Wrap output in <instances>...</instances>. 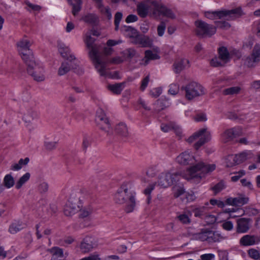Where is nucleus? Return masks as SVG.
<instances>
[{
    "instance_id": "603ef678",
    "label": "nucleus",
    "mask_w": 260,
    "mask_h": 260,
    "mask_svg": "<svg viewBox=\"0 0 260 260\" xmlns=\"http://www.w3.org/2000/svg\"><path fill=\"white\" fill-rule=\"evenodd\" d=\"M207 210L205 206L197 208L193 210L194 216L196 217H200L202 216Z\"/></svg>"
},
{
    "instance_id": "7c9ffc66",
    "label": "nucleus",
    "mask_w": 260,
    "mask_h": 260,
    "mask_svg": "<svg viewBox=\"0 0 260 260\" xmlns=\"http://www.w3.org/2000/svg\"><path fill=\"white\" fill-rule=\"evenodd\" d=\"M219 57L225 63H227L230 60V54L226 48L224 47H220L218 49Z\"/></svg>"
},
{
    "instance_id": "f704fd0d",
    "label": "nucleus",
    "mask_w": 260,
    "mask_h": 260,
    "mask_svg": "<svg viewBox=\"0 0 260 260\" xmlns=\"http://www.w3.org/2000/svg\"><path fill=\"white\" fill-rule=\"evenodd\" d=\"M107 118L102 110L100 109L97 111L95 120L98 124L106 122L107 121Z\"/></svg>"
},
{
    "instance_id": "4be33fe9",
    "label": "nucleus",
    "mask_w": 260,
    "mask_h": 260,
    "mask_svg": "<svg viewBox=\"0 0 260 260\" xmlns=\"http://www.w3.org/2000/svg\"><path fill=\"white\" fill-rule=\"evenodd\" d=\"M70 59L65 60L61 64L60 67L58 70V75L59 76H63L68 73L72 68L73 61Z\"/></svg>"
},
{
    "instance_id": "c756f323",
    "label": "nucleus",
    "mask_w": 260,
    "mask_h": 260,
    "mask_svg": "<svg viewBox=\"0 0 260 260\" xmlns=\"http://www.w3.org/2000/svg\"><path fill=\"white\" fill-rule=\"evenodd\" d=\"M137 11L138 14L142 18L145 17L148 14L150 15L149 7L147 5L144 4H140L137 6Z\"/></svg>"
},
{
    "instance_id": "bb28decb",
    "label": "nucleus",
    "mask_w": 260,
    "mask_h": 260,
    "mask_svg": "<svg viewBox=\"0 0 260 260\" xmlns=\"http://www.w3.org/2000/svg\"><path fill=\"white\" fill-rule=\"evenodd\" d=\"M115 131L117 135L122 137H127L128 135V128L124 123H119L115 127Z\"/></svg>"
},
{
    "instance_id": "79ce46f5",
    "label": "nucleus",
    "mask_w": 260,
    "mask_h": 260,
    "mask_svg": "<svg viewBox=\"0 0 260 260\" xmlns=\"http://www.w3.org/2000/svg\"><path fill=\"white\" fill-rule=\"evenodd\" d=\"M57 142L55 141H51L46 140L44 142L45 149L47 151H52L56 148Z\"/></svg>"
},
{
    "instance_id": "412c9836",
    "label": "nucleus",
    "mask_w": 260,
    "mask_h": 260,
    "mask_svg": "<svg viewBox=\"0 0 260 260\" xmlns=\"http://www.w3.org/2000/svg\"><path fill=\"white\" fill-rule=\"evenodd\" d=\"M161 15L171 19L175 18V15L173 11L163 5L158 10V13L156 15H153L152 17L157 18Z\"/></svg>"
},
{
    "instance_id": "09e8293b",
    "label": "nucleus",
    "mask_w": 260,
    "mask_h": 260,
    "mask_svg": "<svg viewBox=\"0 0 260 260\" xmlns=\"http://www.w3.org/2000/svg\"><path fill=\"white\" fill-rule=\"evenodd\" d=\"M72 69L73 70L75 73L79 75H81L84 72L83 68L79 67V64H78V61L76 60V59L73 61Z\"/></svg>"
},
{
    "instance_id": "0e129e2a",
    "label": "nucleus",
    "mask_w": 260,
    "mask_h": 260,
    "mask_svg": "<svg viewBox=\"0 0 260 260\" xmlns=\"http://www.w3.org/2000/svg\"><path fill=\"white\" fill-rule=\"evenodd\" d=\"M216 26L222 29H228L230 27V24L225 21H217L216 22Z\"/></svg>"
},
{
    "instance_id": "0eeeda50",
    "label": "nucleus",
    "mask_w": 260,
    "mask_h": 260,
    "mask_svg": "<svg viewBox=\"0 0 260 260\" xmlns=\"http://www.w3.org/2000/svg\"><path fill=\"white\" fill-rule=\"evenodd\" d=\"M210 139V133L207 131L206 128H202L189 137L187 139V141L189 143H191L194 141H197L194 144V147L196 149H198L204 144L209 141Z\"/></svg>"
},
{
    "instance_id": "7ed1b4c3",
    "label": "nucleus",
    "mask_w": 260,
    "mask_h": 260,
    "mask_svg": "<svg viewBox=\"0 0 260 260\" xmlns=\"http://www.w3.org/2000/svg\"><path fill=\"white\" fill-rule=\"evenodd\" d=\"M85 41L89 56L97 71L101 76H107L106 62L102 60L100 55V45L95 44L94 39L90 35H86Z\"/></svg>"
},
{
    "instance_id": "58836bf2",
    "label": "nucleus",
    "mask_w": 260,
    "mask_h": 260,
    "mask_svg": "<svg viewBox=\"0 0 260 260\" xmlns=\"http://www.w3.org/2000/svg\"><path fill=\"white\" fill-rule=\"evenodd\" d=\"M30 174L28 172L24 174L17 181V189L21 188L30 179Z\"/></svg>"
},
{
    "instance_id": "a19ab883",
    "label": "nucleus",
    "mask_w": 260,
    "mask_h": 260,
    "mask_svg": "<svg viewBox=\"0 0 260 260\" xmlns=\"http://www.w3.org/2000/svg\"><path fill=\"white\" fill-rule=\"evenodd\" d=\"M225 164L227 167H231L237 165L236 155H229L225 158Z\"/></svg>"
},
{
    "instance_id": "cd10ccee",
    "label": "nucleus",
    "mask_w": 260,
    "mask_h": 260,
    "mask_svg": "<svg viewBox=\"0 0 260 260\" xmlns=\"http://www.w3.org/2000/svg\"><path fill=\"white\" fill-rule=\"evenodd\" d=\"M121 31L124 33L126 36L133 38V40H135L138 34L137 30L135 28L129 26H122Z\"/></svg>"
},
{
    "instance_id": "a18cd8bd",
    "label": "nucleus",
    "mask_w": 260,
    "mask_h": 260,
    "mask_svg": "<svg viewBox=\"0 0 260 260\" xmlns=\"http://www.w3.org/2000/svg\"><path fill=\"white\" fill-rule=\"evenodd\" d=\"M19 46L21 48V51H25V50L29 49L30 46V42L26 39H24L19 42Z\"/></svg>"
},
{
    "instance_id": "5701e85b",
    "label": "nucleus",
    "mask_w": 260,
    "mask_h": 260,
    "mask_svg": "<svg viewBox=\"0 0 260 260\" xmlns=\"http://www.w3.org/2000/svg\"><path fill=\"white\" fill-rule=\"evenodd\" d=\"M93 248L92 239L90 237L84 238L80 244V249L83 253H87Z\"/></svg>"
},
{
    "instance_id": "c9c22d12",
    "label": "nucleus",
    "mask_w": 260,
    "mask_h": 260,
    "mask_svg": "<svg viewBox=\"0 0 260 260\" xmlns=\"http://www.w3.org/2000/svg\"><path fill=\"white\" fill-rule=\"evenodd\" d=\"M38 192L43 194L47 192L49 189V185L46 181H41L37 187Z\"/></svg>"
},
{
    "instance_id": "2f4dec72",
    "label": "nucleus",
    "mask_w": 260,
    "mask_h": 260,
    "mask_svg": "<svg viewBox=\"0 0 260 260\" xmlns=\"http://www.w3.org/2000/svg\"><path fill=\"white\" fill-rule=\"evenodd\" d=\"M125 85L124 82L118 83L108 85V89L114 93L119 94L123 89Z\"/></svg>"
},
{
    "instance_id": "f8f14e48",
    "label": "nucleus",
    "mask_w": 260,
    "mask_h": 260,
    "mask_svg": "<svg viewBox=\"0 0 260 260\" xmlns=\"http://www.w3.org/2000/svg\"><path fill=\"white\" fill-rule=\"evenodd\" d=\"M241 129L239 127H234L225 130L221 135V140L224 143L232 140L236 136L241 135Z\"/></svg>"
},
{
    "instance_id": "a211bd4d",
    "label": "nucleus",
    "mask_w": 260,
    "mask_h": 260,
    "mask_svg": "<svg viewBox=\"0 0 260 260\" xmlns=\"http://www.w3.org/2000/svg\"><path fill=\"white\" fill-rule=\"evenodd\" d=\"M258 238L254 235H246L243 236L239 241L241 245L248 246L253 245L258 243Z\"/></svg>"
},
{
    "instance_id": "a878e982",
    "label": "nucleus",
    "mask_w": 260,
    "mask_h": 260,
    "mask_svg": "<svg viewBox=\"0 0 260 260\" xmlns=\"http://www.w3.org/2000/svg\"><path fill=\"white\" fill-rule=\"evenodd\" d=\"M148 3L150 5V16L156 15L158 13V10L162 5L161 0H147Z\"/></svg>"
},
{
    "instance_id": "aec40b11",
    "label": "nucleus",
    "mask_w": 260,
    "mask_h": 260,
    "mask_svg": "<svg viewBox=\"0 0 260 260\" xmlns=\"http://www.w3.org/2000/svg\"><path fill=\"white\" fill-rule=\"evenodd\" d=\"M58 51L62 57L67 60L70 59L71 61L76 59L74 55L71 53L70 49L63 44H58Z\"/></svg>"
},
{
    "instance_id": "b1692460",
    "label": "nucleus",
    "mask_w": 260,
    "mask_h": 260,
    "mask_svg": "<svg viewBox=\"0 0 260 260\" xmlns=\"http://www.w3.org/2000/svg\"><path fill=\"white\" fill-rule=\"evenodd\" d=\"M188 64L189 61L188 59L184 58L178 59L173 64L174 71L178 74L184 70Z\"/></svg>"
},
{
    "instance_id": "473e14b6",
    "label": "nucleus",
    "mask_w": 260,
    "mask_h": 260,
    "mask_svg": "<svg viewBox=\"0 0 260 260\" xmlns=\"http://www.w3.org/2000/svg\"><path fill=\"white\" fill-rule=\"evenodd\" d=\"M237 164H239L247 159L252 158V154L250 152H243L239 154H236Z\"/></svg>"
},
{
    "instance_id": "338daca9",
    "label": "nucleus",
    "mask_w": 260,
    "mask_h": 260,
    "mask_svg": "<svg viewBox=\"0 0 260 260\" xmlns=\"http://www.w3.org/2000/svg\"><path fill=\"white\" fill-rule=\"evenodd\" d=\"M172 129H173L176 133V135L181 138L182 136V132L181 128L175 123L172 125Z\"/></svg>"
},
{
    "instance_id": "6e6552de",
    "label": "nucleus",
    "mask_w": 260,
    "mask_h": 260,
    "mask_svg": "<svg viewBox=\"0 0 260 260\" xmlns=\"http://www.w3.org/2000/svg\"><path fill=\"white\" fill-rule=\"evenodd\" d=\"M185 96L188 100H192L195 97L203 95L205 94L203 87L200 84L192 82L187 84L185 87Z\"/></svg>"
},
{
    "instance_id": "c03bdc74",
    "label": "nucleus",
    "mask_w": 260,
    "mask_h": 260,
    "mask_svg": "<svg viewBox=\"0 0 260 260\" xmlns=\"http://www.w3.org/2000/svg\"><path fill=\"white\" fill-rule=\"evenodd\" d=\"M98 125L101 128V129L105 131L108 134H111L112 133V131L111 128L110 124L108 118L107 121L106 122L103 123V124H99Z\"/></svg>"
},
{
    "instance_id": "69168bd1",
    "label": "nucleus",
    "mask_w": 260,
    "mask_h": 260,
    "mask_svg": "<svg viewBox=\"0 0 260 260\" xmlns=\"http://www.w3.org/2000/svg\"><path fill=\"white\" fill-rule=\"evenodd\" d=\"M150 93L152 97L156 98L161 93V89L160 88H154L150 91Z\"/></svg>"
},
{
    "instance_id": "dca6fc26",
    "label": "nucleus",
    "mask_w": 260,
    "mask_h": 260,
    "mask_svg": "<svg viewBox=\"0 0 260 260\" xmlns=\"http://www.w3.org/2000/svg\"><path fill=\"white\" fill-rule=\"evenodd\" d=\"M248 198L243 194H240L235 198H228L225 201V203L230 205L235 206H242L247 203Z\"/></svg>"
},
{
    "instance_id": "1a4fd4ad",
    "label": "nucleus",
    "mask_w": 260,
    "mask_h": 260,
    "mask_svg": "<svg viewBox=\"0 0 260 260\" xmlns=\"http://www.w3.org/2000/svg\"><path fill=\"white\" fill-rule=\"evenodd\" d=\"M28 73L31 76L34 80L37 82H42L45 79L44 67L39 62L29 68H27Z\"/></svg>"
},
{
    "instance_id": "9d476101",
    "label": "nucleus",
    "mask_w": 260,
    "mask_h": 260,
    "mask_svg": "<svg viewBox=\"0 0 260 260\" xmlns=\"http://www.w3.org/2000/svg\"><path fill=\"white\" fill-rule=\"evenodd\" d=\"M19 114L27 126H31V122L38 118V113L32 108L21 110Z\"/></svg>"
},
{
    "instance_id": "de8ad7c7",
    "label": "nucleus",
    "mask_w": 260,
    "mask_h": 260,
    "mask_svg": "<svg viewBox=\"0 0 260 260\" xmlns=\"http://www.w3.org/2000/svg\"><path fill=\"white\" fill-rule=\"evenodd\" d=\"M91 138L88 136H84L83 139L82 147L83 151H86L87 148L90 145Z\"/></svg>"
},
{
    "instance_id": "e433bc0d",
    "label": "nucleus",
    "mask_w": 260,
    "mask_h": 260,
    "mask_svg": "<svg viewBox=\"0 0 260 260\" xmlns=\"http://www.w3.org/2000/svg\"><path fill=\"white\" fill-rule=\"evenodd\" d=\"M100 12L104 14L108 19H111L112 14L109 7H105L102 3H100L98 7Z\"/></svg>"
},
{
    "instance_id": "6ab92c4d",
    "label": "nucleus",
    "mask_w": 260,
    "mask_h": 260,
    "mask_svg": "<svg viewBox=\"0 0 260 260\" xmlns=\"http://www.w3.org/2000/svg\"><path fill=\"white\" fill-rule=\"evenodd\" d=\"M79 206L72 201H69L64 209V215L71 216L76 214L79 210Z\"/></svg>"
},
{
    "instance_id": "393cba45",
    "label": "nucleus",
    "mask_w": 260,
    "mask_h": 260,
    "mask_svg": "<svg viewBox=\"0 0 260 260\" xmlns=\"http://www.w3.org/2000/svg\"><path fill=\"white\" fill-rule=\"evenodd\" d=\"M217 234L213 233L212 231H206L199 234L198 238L200 239L201 241H207L209 242L212 241L215 242L216 241V239H215V236Z\"/></svg>"
},
{
    "instance_id": "f3484780",
    "label": "nucleus",
    "mask_w": 260,
    "mask_h": 260,
    "mask_svg": "<svg viewBox=\"0 0 260 260\" xmlns=\"http://www.w3.org/2000/svg\"><path fill=\"white\" fill-rule=\"evenodd\" d=\"M132 42L134 44L140 45L143 47H147L151 46L152 40L147 36L138 34Z\"/></svg>"
},
{
    "instance_id": "8fccbe9b",
    "label": "nucleus",
    "mask_w": 260,
    "mask_h": 260,
    "mask_svg": "<svg viewBox=\"0 0 260 260\" xmlns=\"http://www.w3.org/2000/svg\"><path fill=\"white\" fill-rule=\"evenodd\" d=\"M93 209L90 207L84 208L80 211V217L85 218L88 217L93 212Z\"/></svg>"
},
{
    "instance_id": "72a5a7b5",
    "label": "nucleus",
    "mask_w": 260,
    "mask_h": 260,
    "mask_svg": "<svg viewBox=\"0 0 260 260\" xmlns=\"http://www.w3.org/2000/svg\"><path fill=\"white\" fill-rule=\"evenodd\" d=\"M122 56L125 60H130L134 56H138L136 51L133 48H128L122 52Z\"/></svg>"
},
{
    "instance_id": "f03ea898",
    "label": "nucleus",
    "mask_w": 260,
    "mask_h": 260,
    "mask_svg": "<svg viewBox=\"0 0 260 260\" xmlns=\"http://www.w3.org/2000/svg\"><path fill=\"white\" fill-rule=\"evenodd\" d=\"M135 192L129 183H123L117 190L114 200L116 203L125 204V211L127 213L132 212L136 206Z\"/></svg>"
},
{
    "instance_id": "4d7b16f0",
    "label": "nucleus",
    "mask_w": 260,
    "mask_h": 260,
    "mask_svg": "<svg viewBox=\"0 0 260 260\" xmlns=\"http://www.w3.org/2000/svg\"><path fill=\"white\" fill-rule=\"evenodd\" d=\"M155 184H151L149 185L148 187H147L144 191V193L148 196L147 197V200L148 202L149 203L150 200H151V197H150V193L154 189L155 187Z\"/></svg>"
},
{
    "instance_id": "052dcab7",
    "label": "nucleus",
    "mask_w": 260,
    "mask_h": 260,
    "mask_svg": "<svg viewBox=\"0 0 260 260\" xmlns=\"http://www.w3.org/2000/svg\"><path fill=\"white\" fill-rule=\"evenodd\" d=\"M179 91V86L176 84H172L170 85L169 93L172 95H176Z\"/></svg>"
},
{
    "instance_id": "bf43d9fd",
    "label": "nucleus",
    "mask_w": 260,
    "mask_h": 260,
    "mask_svg": "<svg viewBox=\"0 0 260 260\" xmlns=\"http://www.w3.org/2000/svg\"><path fill=\"white\" fill-rule=\"evenodd\" d=\"M166 24L164 22H161L160 24L158 25L157 28V31L159 36L161 37L163 36L166 29Z\"/></svg>"
},
{
    "instance_id": "423d86ee",
    "label": "nucleus",
    "mask_w": 260,
    "mask_h": 260,
    "mask_svg": "<svg viewBox=\"0 0 260 260\" xmlns=\"http://www.w3.org/2000/svg\"><path fill=\"white\" fill-rule=\"evenodd\" d=\"M196 32L197 36L201 37H211L216 33V27L198 20L194 22Z\"/></svg>"
},
{
    "instance_id": "39448f33",
    "label": "nucleus",
    "mask_w": 260,
    "mask_h": 260,
    "mask_svg": "<svg viewBox=\"0 0 260 260\" xmlns=\"http://www.w3.org/2000/svg\"><path fill=\"white\" fill-rule=\"evenodd\" d=\"M180 175L181 174L177 172L165 171L159 175L157 184L161 188H167L176 182Z\"/></svg>"
},
{
    "instance_id": "ea45409f",
    "label": "nucleus",
    "mask_w": 260,
    "mask_h": 260,
    "mask_svg": "<svg viewBox=\"0 0 260 260\" xmlns=\"http://www.w3.org/2000/svg\"><path fill=\"white\" fill-rule=\"evenodd\" d=\"M14 179L11 174H7L4 179L5 186L8 188L12 187L14 185Z\"/></svg>"
},
{
    "instance_id": "4c0bfd02",
    "label": "nucleus",
    "mask_w": 260,
    "mask_h": 260,
    "mask_svg": "<svg viewBox=\"0 0 260 260\" xmlns=\"http://www.w3.org/2000/svg\"><path fill=\"white\" fill-rule=\"evenodd\" d=\"M241 90L239 86L231 87L223 90V93L224 95H236L239 93Z\"/></svg>"
},
{
    "instance_id": "ddd939ff",
    "label": "nucleus",
    "mask_w": 260,
    "mask_h": 260,
    "mask_svg": "<svg viewBox=\"0 0 260 260\" xmlns=\"http://www.w3.org/2000/svg\"><path fill=\"white\" fill-rule=\"evenodd\" d=\"M22 59L27 66V68L35 65L37 61L34 57L32 51L30 49L25 50L20 53Z\"/></svg>"
},
{
    "instance_id": "5fc2aeb1",
    "label": "nucleus",
    "mask_w": 260,
    "mask_h": 260,
    "mask_svg": "<svg viewBox=\"0 0 260 260\" xmlns=\"http://www.w3.org/2000/svg\"><path fill=\"white\" fill-rule=\"evenodd\" d=\"M210 63L211 66L215 67L223 66L225 64L219 57L213 58L211 60Z\"/></svg>"
},
{
    "instance_id": "2eb2a0df",
    "label": "nucleus",
    "mask_w": 260,
    "mask_h": 260,
    "mask_svg": "<svg viewBox=\"0 0 260 260\" xmlns=\"http://www.w3.org/2000/svg\"><path fill=\"white\" fill-rule=\"evenodd\" d=\"M250 219L241 218L237 220L236 232L238 233H247L250 229Z\"/></svg>"
},
{
    "instance_id": "864d4df0",
    "label": "nucleus",
    "mask_w": 260,
    "mask_h": 260,
    "mask_svg": "<svg viewBox=\"0 0 260 260\" xmlns=\"http://www.w3.org/2000/svg\"><path fill=\"white\" fill-rule=\"evenodd\" d=\"M249 256L254 259H260V252L255 249H250L248 250Z\"/></svg>"
},
{
    "instance_id": "9b49d317",
    "label": "nucleus",
    "mask_w": 260,
    "mask_h": 260,
    "mask_svg": "<svg viewBox=\"0 0 260 260\" xmlns=\"http://www.w3.org/2000/svg\"><path fill=\"white\" fill-rule=\"evenodd\" d=\"M260 61V46L255 45L252 51L250 56L247 57L245 63L248 67H253Z\"/></svg>"
},
{
    "instance_id": "37998d69",
    "label": "nucleus",
    "mask_w": 260,
    "mask_h": 260,
    "mask_svg": "<svg viewBox=\"0 0 260 260\" xmlns=\"http://www.w3.org/2000/svg\"><path fill=\"white\" fill-rule=\"evenodd\" d=\"M81 19L86 23L94 24L95 23L97 18L95 15L89 14L82 17Z\"/></svg>"
},
{
    "instance_id": "4468645a",
    "label": "nucleus",
    "mask_w": 260,
    "mask_h": 260,
    "mask_svg": "<svg viewBox=\"0 0 260 260\" xmlns=\"http://www.w3.org/2000/svg\"><path fill=\"white\" fill-rule=\"evenodd\" d=\"M22 59L27 66V68L35 65L37 61L34 57L32 51L30 49L25 50L20 53Z\"/></svg>"
},
{
    "instance_id": "e2e57ef3",
    "label": "nucleus",
    "mask_w": 260,
    "mask_h": 260,
    "mask_svg": "<svg viewBox=\"0 0 260 260\" xmlns=\"http://www.w3.org/2000/svg\"><path fill=\"white\" fill-rule=\"evenodd\" d=\"M245 174V172L244 170H241L238 172H236L235 175L231 177V180L233 182H236L238 180L240 177L244 175Z\"/></svg>"
},
{
    "instance_id": "49530a36",
    "label": "nucleus",
    "mask_w": 260,
    "mask_h": 260,
    "mask_svg": "<svg viewBox=\"0 0 260 260\" xmlns=\"http://www.w3.org/2000/svg\"><path fill=\"white\" fill-rule=\"evenodd\" d=\"M173 190L175 198H178L184 193V189L181 186H174L173 187Z\"/></svg>"
},
{
    "instance_id": "f257e3e1",
    "label": "nucleus",
    "mask_w": 260,
    "mask_h": 260,
    "mask_svg": "<svg viewBox=\"0 0 260 260\" xmlns=\"http://www.w3.org/2000/svg\"><path fill=\"white\" fill-rule=\"evenodd\" d=\"M176 161L180 165L191 166L182 175V177L187 180H200L206 174L212 172L215 169L214 164H205L196 159L189 151H185L178 155L176 158Z\"/></svg>"
},
{
    "instance_id": "13d9d810",
    "label": "nucleus",
    "mask_w": 260,
    "mask_h": 260,
    "mask_svg": "<svg viewBox=\"0 0 260 260\" xmlns=\"http://www.w3.org/2000/svg\"><path fill=\"white\" fill-rule=\"evenodd\" d=\"M225 188V185L222 182H220L212 187V190L215 194H217Z\"/></svg>"
},
{
    "instance_id": "20e7f679",
    "label": "nucleus",
    "mask_w": 260,
    "mask_h": 260,
    "mask_svg": "<svg viewBox=\"0 0 260 260\" xmlns=\"http://www.w3.org/2000/svg\"><path fill=\"white\" fill-rule=\"evenodd\" d=\"M243 14L241 8H238L231 10L207 11L204 16L210 19H225L227 20H233L240 17Z\"/></svg>"
},
{
    "instance_id": "774afa93",
    "label": "nucleus",
    "mask_w": 260,
    "mask_h": 260,
    "mask_svg": "<svg viewBox=\"0 0 260 260\" xmlns=\"http://www.w3.org/2000/svg\"><path fill=\"white\" fill-rule=\"evenodd\" d=\"M80 260H101L99 254L93 253Z\"/></svg>"
},
{
    "instance_id": "3c124183",
    "label": "nucleus",
    "mask_w": 260,
    "mask_h": 260,
    "mask_svg": "<svg viewBox=\"0 0 260 260\" xmlns=\"http://www.w3.org/2000/svg\"><path fill=\"white\" fill-rule=\"evenodd\" d=\"M122 14L121 12H117L114 16V24L115 26V29L117 30L119 28V23L122 19Z\"/></svg>"
},
{
    "instance_id": "6e6d98bb",
    "label": "nucleus",
    "mask_w": 260,
    "mask_h": 260,
    "mask_svg": "<svg viewBox=\"0 0 260 260\" xmlns=\"http://www.w3.org/2000/svg\"><path fill=\"white\" fill-rule=\"evenodd\" d=\"M178 220L183 224L189 223L190 222V219L188 215L183 213L177 216Z\"/></svg>"
},
{
    "instance_id": "c85d7f7f",
    "label": "nucleus",
    "mask_w": 260,
    "mask_h": 260,
    "mask_svg": "<svg viewBox=\"0 0 260 260\" xmlns=\"http://www.w3.org/2000/svg\"><path fill=\"white\" fill-rule=\"evenodd\" d=\"M159 58V56L156 53L153 52L151 50H146L145 52V58L144 65L146 66L148 64L149 60H155Z\"/></svg>"
},
{
    "instance_id": "680f3d73",
    "label": "nucleus",
    "mask_w": 260,
    "mask_h": 260,
    "mask_svg": "<svg viewBox=\"0 0 260 260\" xmlns=\"http://www.w3.org/2000/svg\"><path fill=\"white\" fill-rule=\"evenodd\" d=\"M29 161L28 157L25 159H20L17 163V170L21 169L23 166H26Z\"/></svg>"
}]
</instances>
